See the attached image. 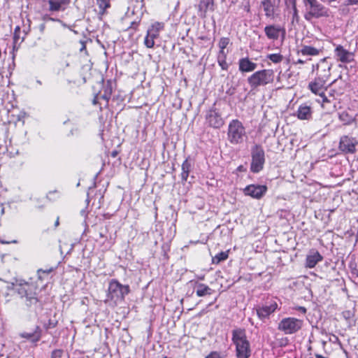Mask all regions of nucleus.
Returning <instances> with one entry per match:
<instances>
[{"instance_id": "4be33fe9", "label": "nucleus", "mask_w": 358, "mask_h": 358, "mask_svg": "<svg viewBox=\"0 0 358 358\" xmlns=\"http://www.w3.org/2000/svg\"><path fill=\"white\" fill-rule=\"evenodd\" d=\"M164 27V23L155 22L149 27L147 34L151 36L152 38H157L159 36L160 31H162Z\"/></svg>"}, {"instance_id": "09e8293b", "label": "nucleus", "mask_w": 358, "mask_h": 358, "mask_svg": "<svg viewBox=\"0 0 358 358\" xmlns=\"http://www.w3.org/2000/svg\"><path fill=\"white\" fill-rule=\"evenodd\" d=\"M110 94H111V90H110V92L108 94H104L102 96V97L106 99V100H108L109 98H110Z\"/></svg>"}, {"instance_id": "864d4df0", "label": "nucleus", "mask_w": 358, "mask_h": 358, "mask_svg": "<svg viewBox=\"0 0 358 358\" xmlns=\"http://www.w3.org/2000/svg\"><path fill=\"white\" fill-rule=\"evenodd\" d=\"M315 357H316V358H327V357H324V356H322V355H319V354H316V355H315Z\"/></svg>"}, {"instance_id": "37998d69", "label": "nucleus", "mask_w": 358, "mask_h": 358, "mask_svg": "<svg viewBox=\"0 0 358 358\" xmlns=\"http://www.w3.org/2000/svg\"><path fill=\"white\" fill-rule=\"evenodd\" d=\"M206 358H222L219 353L217 352H213L209 354Z\"/></svg>"}, {"instance_id": "f257e3e1", "label": "nucleus", "mask_w": 358, "mask_h": 358, "mask_svg": "<svg viewBox=\"0 0 358 358\" xmlns=\"http://www.w3.org/2000/svg\"><path fill=\"white\" fill-rule=\"evenodd\" d=\"M231 341L235 346L236 358H250L251 357V345L245 329H234L231 331Z\"/></svg>"}, {"instance_id": "2eb2a0df", "label": "nucleus", "mask_w": 358, "mask_h": 358, "mask_svg": "<svg viewBox=\"0 0 358 358\" xmlns=\"http://www.w3.org/2000/svg\"><path fill=\"white\" fill-rule=\"evenodd\" d=\"M206 120L208 124L214 128H220L224 124L222 118L215 110H210L208 113Z\"/></svg>"}, {"instance_id": "9b49d317", "label": "nucleus", "mask_w": 358, "mask_h": 358, "mask_svg": "<svg viewBox=\"0 0 358 358\" xmlns=\"http://www.w3.org/2000/svg\"><path fill=\"white\" fill-rule=\"evenodd\" d=\"M326 81L315 78L308 83V88L310 92L316 96L322 95L324 93L329 85H327Z\"/></svg>"}, {"instance_id": "39448f33", "label": "nucleus", "mask_w": 358, "mask_h": 358, "mask_svg": "<svg viewBox=\"0 0 358 358\" xmlns=\"http://www.w3.org/2000/svg\"><path fill=\"white\" fill-rule=\"evenodd\" d=\"M273 71L270 69H264L252 73L248 78V83L252 89L259 86L266 85L273 81Z\"/></svg>"}, {"instance_id": "a211bd4d", "label": "nucleus", "mask_w": 358, "mask_h": 358, "mask_svg": "<svg viewBox=\"0 0 358 358\" xmlns=\"http://www.w3.org/2000/svg\"><path fill=\"white\" fill-rule=\"evenodd\" d=\"M257 64L252 62L248 57L242 58L238 62L239 71L241 72H251L256 69Z\"/></svg>"}, {"instance_id": "ddd939ff", "label": "nucleus", "mask_w": 358, "mask_h": 358, "mask_svg": "<svg viewBox=\"0 0 358 358\" xmlns=\"http://www.w3.org/2000/svg\"><path fill=\"white\" fill-rule=\"evenodd\" d=\"M280 0H263L262 5L265 12V15L268 17H273L275 12L278 10Z\"/></svg>"}, {"instance_id": "dca6fc26", "label": "nucleus", "mask_w": 358, "mask_h": 358, "mask_svg": "<svg viewBox=\"0 0 358 358\" xmlns=\"http://www.w3.org/2000/svg\"><path fill=\"white\" fill-rule=\"evenodd\" d=\"M213 0H200L198 4V15L201 17H206L207 12L213 10Z\"/></svg>"}, {"instance_id": "b1692460", "label": "nucleus", "mask_w": 358, "mask_h": 358, "mask_svg": "<svg viewBox=\"0 0 358 358\" xmlns=\"http://www.w3.org/2000/svg\"><path fill=\"white\" fill-rule=\"evenodd\" d=\"M69 0H48L50 11H59L64 10L63 6L68 3Z\"/></svg>"}, {"instance_id": "58836bf2", "label": "nucleus", "mask_w": 358, "mask_h": 358, "mask_svg": "<svg viewBox=\"0 0 358 358\" xmlns=\"http://www.w3.org/2000/svg\"><path fill=\"white\" fill-rule=\"evenodd\" d=\"M227 52L225 51L220 50L217 55V62H220L222 60H226Z\"/></svg>"}, {"instance_id": "c9c22d12", "label": "nucleus", "mask_w": 358, "mask_h": 358, "mask_svg": "<svg viewBox=\"0 0 358 358\" xmlns=\"http://www.w3.org/2000/svg\"><path fill=\"white\" fill-rule=\"evenodd\" d=\"M318 96L321 98V100L318 99L317 102L321 103L322 107L325 108L326 104L329 103L330 102V101L325 96V92L322 93V95H318Z\"/></svg>"}, {"instance_id": "7c9ffc66", "label": "nucleus", "mask_w": 358, "mask_h": 358, "mask_svg": "<svg viewBox=\"0 0 358 358\" xmlns=\"http://www.w3.org/2000/svg\"><path fill=\"white\" fill-rule=\"evenodd\" d=\"M339 119L345 124H350L354 120L353 117L350 115L346 111H343L339 114Z\"/></svg>"}, {"instance_id": "6e6d98bb", "label": "nucleus", "mask_w": 358, "mask_h": 358, "mask_svg": "<svg viewBox=\"0 0 358 358\" xmlns=\"http://www.w3.org/2000/svg\"><path fill=\"white\" fill-rule=\"evenodd\" d=\"M36 82H37V83H38L39 85H41V82L40 80H37Z\"/></svg>"}, {"instance_id": "6e6552de", "label": "nucleus", "mask_w": 358, "mask_h": 358, "mask_svg": "<svg viewBox=\"0 0 358 358\" xmlns=\"http://www.w3.org/2000/svg\"><path fill=\"white\" fill-rule=\"evenodd\" d=\"M332 64L327 61V58L320 59L312 66V72L315 73V78L327 82L331 76Z\"/></svg>"}, {"instance_id": "aec40b11", "label": "nucleus", "mask_w": 358, "mask_h": 358, "mask_svg": "<svg viewBox=\"0 0 358 358\" xmlns=\"http://www.w3.org/2000/svg\"><path fill=\"white\" fill-rule=\"evenodd\" d=\"M322 52V48H317L311 45H302L298 53L303 56H317Z\"/></svg>"}, {"instance_id": "5701e85b", "label": "nucleus", "mask_w": 358, "mask_h": 358, "mask_svg": "<svg viewBox=\"0 0 358 358\" xmlns=\"http://www.w3.org/2000/svg\"><path fill=\"white\" fill-rule=\"evenodd\" d=\"M312 112L310 106L301 105L297 110V117L300 120H309L311 117Z\"/></svg>"}, {"instance_id": "f8f14e48", "label": "nucleus", "mask_w": 358, "mask_h": 358, "mask_svg": "<svg viewBox=\"0 0 358 358\" xmlns=\"http://www.w3.org/2000/svg\"><path fill=\"white\" fill-rule=\"evenodd\" d=\"M334 56L337 61L342 63H350L354 60V54L341 45H336L334 50Z\"/></svg>"}, {"instance_id": "6ab92c4d", "label": "nucleus", "mask_w": 358, "mask_h": 358, "mask_svg": "<svg viewBox=\"0 0 358 358\" xmlns=\"http://www.w3.org/2000/svg\"><path fill=\"white\" fill-rule=\"evenodd\" d=\"M322 260V257L317 251H312L306 257V266L312 268Z\"/></svg>"}, {"instance_id": "1a4fd4ad", "label": "nucleus", "mask_w": 358, "mask_h": 358, "mask_svg": "<svg viewBox=\"0 0 358 358\" xmlns=\"http://www.w3.org/2000/svg\"><path fill=\"white\" fill-rule=\"evenodd\" d=\"M267 187L260 185H249L245 187L243 192L245 195L254 199H261L266 192Z\"/></svg>"}, {"instance_id": "cd10ccee", "label": "nucleus", "mask_w": 358, "mask_h": 358, "mask_svg": "<svg viewBox=\"0 0 358 358\" xmlns=\"http://www.w3.org/2000/svg\"><path fill=\"white\" fill-rule=\"evenodd\" d=\"M251 157H264V152L261 145L254 144L251 147Z\"/></svg>"}, {"instance_id": "9d476101", "label": "nucleus", "mask_w": 358, "mask_h": 358, "mask_svg": "<svg viewBox=\"0 0 358 358\" xmlns=\"http://www.w3.org/2000/svg\"><path fill=\"white\" fill-rule=\"evenodd\" d=\"M357 144L358 141L355 138L345 136L341 138L339 148L345 154H352Z\"/></svg>"}, {"instance_id": "4468645a", "label": "nucleus", "mask_w": 358, "mask_h": 358, "mask_svg": "<svg viewBox=\"0 0 358 358\" xmlns=\"http://www.w3.org/2000/svg\"><path fill=\"white\" fill-rule=\"evenodd\" d=\"M278 308V304L275 301H273L269 304H266L262 307L257 308V313L260 319L268 317L273 313Z\"/></svg>"}, {"instance_id": "5fc2aeb1", "label": "nucleus", "mask_w": 358, "mask_h": 358, "mask_svg": "<svg viewBox=\"0 0 358 358\" xmlns=\"http://www.w3.org/2000/svg\"><path fill=\"white\" fill-rule=\"evenodd\" d=\"M59 217H57V220H56V222L55 223V226L57 227L59 225Z\"/></svg>"}, {"instance_id": "a18cd8bd", "label": "nucleus", "mask_w": 358, "mask_h": 358, "mask_svg": "<svg viewBox=\"0 0 358 358\" xmlns=\"http://www.w3.org/2000/svg\"><path fill=\"white\" fill-rule=\"evenodd\" d=\"M237 171H246V168L243 166V165H240L238 168H237Z\"/></svg>"}, {"instance_id": "423d86ee", "label": "nucleus", "mask_w": 358, "mask_h": 358, "mask_svg": "<svg viewBox=\"0 0 358 358\" xmlns=\"http://www.w3.org/2000/svg\"><path fill=\"white\" fill-rule=\"evenodd\" d=\"M246 138V132L242 123L237 120H232L228 129V139L234 144L241 143Z\"/></svg>"}, {"instance_id": "3c124183", "label": "nucleus", "mask_w": 358, "mask_h": 358, "mask_svg": "<svg viewBox=\"0 0 358 358\" xmlns=\"http://www.w3.org/2000/svg\"><path fill=\"white\" fill-rule=\"evenodd\" d=\"M197 279L199 280H203L205 279V276L204 275H198L197 277Z\"/></svg>"}, {"instance_id": "0eeeda50", "label": "nucleus", "mask_w": 358, "mask_h": 358, "mask_svg": "<svg viewBox=\"0 0 358 358\" xmlns=\"http://www.w3.org/2000/svg\"><path fill=\"white\" fill-rule=\"evenodd\" d=\"M303 324V322L301 320L295 317H285L278 323V329L285 334H292L299 331L302 328Z\"/></svg>"}, {"instance_id": "393cba45", "label": "nucleus", "mask_w": 358, "mask_h": 358, "mask_svg": "<svg viewBox=\"0 0 358 358\" xmlns=\"http://www.w3.org/2000/svg\"><path fill=\"white\" fill-rule=\"evenodd\" d=\"M110 0H96V4L99 7V16L101 19L102 16L106 13V9L110 7Z\"/></svg>"}, {"instance_id": "c85d7f7f", "label": "nucleus", "mask_w": 358, "mask_h": 358, "mask_svg": "<svg viewBox=\"0 0 358 358\" xmlns=\"http://www.w3.org/2000/svg\"><path fill=\"white\" fill-rule=\"evenodd\" d=\"M190 166H191V164L187 159H186L182 163V172L181 173V177H182V179L184 180H186L188 177Z\"/></svg>"}, {"instance_id": "49530a36", "label": "nucleus", "mask_w": 358, "mask_h": 358, "mask_svg": "<svg viewBox=\"0 0 358 358\" xmlns=\"http://www.w3.org/2000/svg\"><path fill=\"white\" fill-rule=\"evenodd\" d=\"M297 310H299V311H301L303 314H305L306 313V309L304 307H303V306H299L297 308Z\"/></svg>"}, {"instance_id": "f3484780", "label": "nucleus", "mask_w": 358, "mask_h": 358, "mask_svg": "<svg viewBox=\"0 0 358 358\" xmlns=\"http://www.w3.org/2000/svg\"><path fill=\"white\" fill-rule=\"evenodd\" d=\"M264 31L268 38L271 40H277L279 38L280 32L284 33V29L280 26L268 25L265 27Z\"/></svg>"}, {"instance_id": "c03bdc74", "label": "nucleus", "mask_w": 358, "mask_h": 358, "mask_svg": "<svg viewBox=\"0 0 358 358\" xmlns=\"http://www.w3.org/2000/svg\"><path fill=\"white\" fill-rule=\"evenodd\" d=\"M38 29L39 30V31L43 34L45 31V23H42L41 24H39V26L38 27Z\"/></svg>"}, {"instance_id": "e433bc0d", "label": "nucleus", "mask_w": 358, "mask_h": 358, "mask_svg": "<svg viewBox=\"0 0 358 358\" xmlns=\"http://www.w3.org/2000/svg\"><path fill=\"white\" fill-rule=\"evenodd\" d=\"M343 5L348 6H358V0H343Z\"/></svg>"}, {"instance_id": "ea45409f", "label": "nucleus", "mask_w": 358, "mask_h": 358, "mask_svg": "<svg viewBox=\"0 0 358 358\" xmlns=\"http://www.w3.org/2000/svg\"><path fill=\"white\" fill-rule=\"evenodd\" d=\"M63 351L60 350H55L52 353V358H62Z\"/></svg>"}, {"instance_id": "2f4dec72", "label": "nucleus", "mask_w": 358, "mask_h": 358, "mask_svg": "<svg viewBox=\"0 0 358 358\" xmlns=\"http://www.w3.org/2000/svg\"><path fill=\"white\" fill-rule=\"evenodd\" d=\"M55 269V268H54V267H50V268H45V269H42V268L38 269L37 271L38 279L41 280H43L44 279L43 275H48L50 273H52V271H54Z\"/></svg>"}, {"instance_id": "72a5a7b5", "label": "nucleus", "mask_w": 358, "mask_h": 358, "mask_svg": "<svg viewBox=\"0 0 358 358\" xmlns=\"http://www.w3.org/2000/svg\"><path fill=\"white\" fill-rule=\"evenodd\" d=\"M155 38H152L151 36L148 35L147 34L145 39H144V44L148 48H153L155 45Z\"/></svg>"}, {"instance_id": "8fccbe9b", "label": "nucleus", "mask_w": 358, "mask_h": 358, "mask_svg": "<svg viewBox=\"0 0 358 358\" xmlns=\"http://www.w3.org/2000/svg\"><path fill=\"white\" fill-rule=\"evenodd\" d=\"M2 243L4 244H9V243H16L17 241H1Z\"/></svg>"}, {"instance_id": "412c9836", "label": "nucleus", "mask_w": 358, "mask_h": 358, "mask_svg": "<svg viewBox=\"0 0 358 358\" xmlns=\"http://www.w3.org/2000/svg\"><path fill=\"white\" fill-rule=\"evenodd\" d=\"M195 289L196 294L199 297L211 295L213 292L210 287L203 283L195 282Z\"/></svg>"}, {"instance_id": "7ed1b4c3", "label": "nucleus", "mask_w": 358, "mask_h": 358, "mask_svg": "<svg viewBox=\"0 0 358 358\" xmlns=\"http://www.w3.org/2000/svg\"><path fill=\"white\" fill-rule=\"evenodd\" d=\"M129 286L120 284L117 280L110 281L105 303L115 306L124 300L125 296L129 292Z\"/></svg>"}, {"instance_id": "603ef678", "label": "nucleus", "mask_w": 358, "mask_h": 358, "mask_svg": "<svg viewBox=\"0 0 358 358\" xmlns=\"http://www.w3.org/2000/svg\"><path fill=\"white\" fill-rule=\"evenodd\" d=\"M323 2H326V3H331L332 2H334L336 1V0H322Z\"/></svg>"}, {"instance_id": "c756f323", "label": "nucleus", "mask_w": 358, "mask_h": 358, "mask_svg": "<svg viewBox=\"0 0 358 358\" xmlns=\"http://www.w3.org/2000/svg\"><path fill=\"white\" fill-rule=\"evenodd\" d=\"M228 258V252H220L213 257V263L218 264Z\"/></svg>"}, {"instance_id": "20e7f679", "label": "nucleus", "mask_w": 358, "mask_h": 358, "mask_svg": "<svg viewBox=\"0 0 358 358\" xmlns=\"http://www.w3.org/2000/svg\"><path fill=\"white\" fill-rule=\"evenodd\" d=\"M15 287L18 294L26 299L27 306L36 304L38 302L36 297V286L33 283H29L22 280H16V283H13Z\"/></svg>"}, {"instance_id": "f03ea898", "label": "nucleus", "mask_w": 358, "mask_h": 358, "mask_svg": "<svg viewBox=\"0 0 358 358\" xmlns=\"http://www.w3.org/2000/svg\"><path fill=\"white\" fill-rule=\"evenodd\" d=\"M304 6V19L308 22L313 19L327 18L330 16L329 8L318 0H303Z\"/></svg>"}, {"instance_id": "bb28decb", "label": "nucleus", "mask_w": 358, "mask_h": 358, "mask_svg": "<svg viewBox=\"0 0 358 358\" xmlns=\"http://www.w3.org/2000/svg\"><path fill=\"white\" fill-rule=\"evenodd\" d=\"M26 35H27V32L25 31V30H24L22 32L20 27L19 26H17L14 30V35H13L14 43L16 44L17 43H22L24 41Z\"/></svg>"}, {"instance_id": "79ce46f5", "label": "nucleus", "mask_w": 358, "mask_h": 358, "mask_svg": "<svg viewBox=\"0 0 358 358\" xmlns=\"http://www.w3.org/2000/svg\"><path fill=\"white\" fill-rule=\"evenodd\" d=\"M218 64L222 70H227L229 65L226 60H222V61L218 62Z\"/></svg>"}, {"instance_id": "a19ab883", "label": "nucleus", "mask_w": 358, "mask_h": 358, "mask_svg": "<svg viewBox=\"0 0 358 358\" xmlns=\"http://www.w3.org/2000/svg\"><path fill=\"white\" fill-rule=\"evenodd\" d=\"M285 3L287 7L294 8L296 7V0H285Z\"/></svg>"}, {"instance_id": "4d7b16f0", "label": "nucleus", "mask_w": 358, "mask_h": 358, "mask_svg": "<svg viewBox=\"0 0 358 358\" xmlns=\"http://www.w3.org/2000/svg\"><path fill=\"white\" fill-rule=\"evenodd\" d=\"M164 358H166V357H164Z\"/></svg>"}, {"instance_id": "f704fd0d", "label": "nucleus", "mask_w": 358, "mask_h": 358, "mask_svg": "<svg viewBox=\"0 0 358 358\" xmlns=\"http://www.w3.org/2000/svg\"><path fill=\"white\" fill-rule=\"evenodd\" d=\"M229 43V38L227 37H222L220 38L218 45L220 48V50L224 51V49Z\"/></svg>"}, {"instance_id": "de8ad7c7", "label": "nucleus", "mask_w": 358, "mask_h": 358, "mask_svg": "<svg viewBox=\"0 0 358 358\" xmlns=\"http://www.w3.org/2000/svg\"><path fill=\"white\" fill-rule=\"evenodd\" d=\"M295 64H303L305 63V61L301 59H299L298 60H296V62H294Z\"/></svg>"}, {"instance_id": "4c0bfd02", "label": "nucleus", "mask_w": 358, "mask_h": 358, "mask_svg": "<svg viewBox=\"0 0 358 358\" xmlns=\"http://www.w3.org/2000/svg\"><path fill=\"white\" fill-rule=\"evenodd\" d=\"M292 10L293 11V13H292V22H294V21L298 22L299 20V14H298V10L296 8V6L294 7V8H292Z\"/></svg>"}, {"instance_id": "a878e982", "label": "nucleus", "mask_w": 358, "mask_h": 358, "mask_svg": "<svg viewBox=\"0 0 358 358\" xmlns=\"http://www.w3.org/2000/svg\"><path fill=\"white\" fill-rule=\"evenodd\" d=\"M264 158H252L250 169L254 173L259 172L264 166Z\"/></svg>"}, {"instance_id": "473e14b6", "label": "nucleus", "mask_w": 358, "mask_h": 358, "mask_svg": "<svg viewBox=\"0 0 358 358\" xmlns=\"http://www.w3.org/2000/svg\"><path fill=\"white\" fill-rule=\"evenodd\" d=\"M267 58L275 64L280 63L283 59V57L280 54H270L267 55Z\"/></svg>"}]
</instances>
